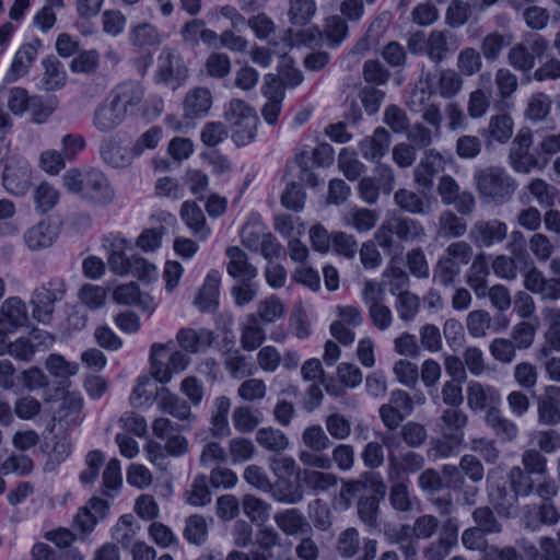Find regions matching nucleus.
<instances>
[{
	"mask_svg": "<svg viewBox=\"0 0 560 560\" xmlns=\"http://www.w3.org/2000/svg\"><path fill=\"white\" fill-rule=\"evenodd\" d=\"M103 246L108 253L107 264L112 272L118 276L131 275L140 280L152 281L158 278V270L147 259L132 252V242L118 233H110L103 238Z\"/></svg>",
	"mask_w": 560,
	"mask_h": 560,
	"instance_id": "1",
	"label": "nucleus"
},
{
	"mask_svg": "<svg viewBox=\"0 0 560 560\" xmlns=\"http://www.w3.org/2000/svg\"><path fill=\"white\" fill-rule=\"evenodd\" d=\"M511 44V36L501 34L499 32H492L488 34L481 43V51L486 60H497L503 49Z\"/></svg>",
	"mask_w": 560,
	"mask_h": 560,
	"instance_id": "59",
	"label": "nucleus"
},
{
	"mask_svg": "<svg viewBox=\"0 0 560 560\" xmlns=\"http://www.w3.org/2000/svg\"><path fill=\"white\" fill-rule=\"evenodd\" d=\"M457 72L465 77L477 74L482 68L480 54L472 47L462 49L456 60Z\"/></svg>",
	"mask_w": 560,
	"mask_h": 560,
	"instance_id": "57",
	"label": "nucleus"
},
{
	"mask_svg": "<svg viewBox=\"0 0 560 560\" xmlns=\"http://www.w3.org/2000/svg\"><path fill=\"white\" fill-rule=\"evenodd\" d=\"M221 275L218 270H210L195 298V305L201 312H213L219 305V288Z\"/></svg>",
	"mask_w": 560,
	"mask_h": 560,
	"instance_id": "23",
	"label": "nucleus"
},
{
	"mask_svg": "<svg viewBox=\"0 0 560 560\" xmlns=\"http://www.w3.org/2000/svg\"><path fill=\"white\" fill-rule=\"evenodd\" d=\"M277 526L288 536L303 534L308 527L304 515L298 509H287L273 515Z\"/></svg>",
	"mask_w": 560,
	"mask_h": 560,
	"instance_id": "36",
	"label": "nucleus"
},
{
	"mask_svg": "<svg viewBox=\"0 0 560 560\" xmlns=\"http://www.w3.org/2000/svg\"><path fill=\"white\" fill-rule=\"evenodd\" d=\"M138 526L135 525V518L131 514L121 515L112 529L113 539L124 548H128L132 542Z\"/></svg>",
	"mask_w": 560,
	"mask_h": 560,
	"instance_id": "58",
	"label": "nucleus"
},
{
	"mask_svg": "<svg viewBox=\"0 0 560 560\" xmlns=\"http://www.w3.org/2000/svg\"><path fill=\"white\" fill-rule=\"evenodd\" d=\"M474 182L481 197L492 201L510 198L515 189V180L502 167L489 166L474 173Z\"/></svg>",
	"mask_w": 560,
	"mask_h": 560,
	"instance_id": "6",
	"label": "nucleus"
},
{
	"mask_svg": "<svg viewBox=\"0 0 560 560\" xmlns=\"http://www.w3.org/2000/svg\"><path fill=\"white\" fill-rule=\"evenodd\" d=\"M180 218L190 232L201 241L208 238L211 229L206 223L205 214L194 201H185L180 208Z\"/></svg>",
	"mask_w": 560,
	"mask_h": 560,
	"instance_id": "31",
	"label": "nucleus"
},
{
	"mask_svg": "<svg viewBox=\"0 0 560 560\" xmlns=\"http://www.w3.org/2000/svg\"><path fill=\"white\" fill-rule=\"evenodd\" d=\"M103 160L110 166L127 167L136 156L130 148H122L113 140H103L100 148Z\"/></svg>",
	"mask_w": 560,
	"mask_h": 560,
	"instance_id": "37",
	"label": "nucleus"
},
{
	"mask_svg": "<svg viewBox=\"0 0 560 560\" xmlns=\"http://www.w3.org/2000/svg\"><path fill=\"white\" fill-rule=\"evenodd\" d=\"M36 56L37 48L35 44L27 43L22 45L14 55L7 77L13 81L24 77L28 72L33 61L36 59Z\"/></svg>",
	"mask_w": 560,
	"mask_h": 560,
	"instance_id": "39",
	"label": "nucleus"
},
{
	"mask_svg": "<svg viewBox=\"0 0 560 560\" xmlns=\"http://www.w3.org/2000/svg\"><path fill=\"white\" fill-rule=\"evenodd\" d=\"M394 201L400 210L419 215L430 214L433 206L436 203L434 197L421 195L406 188H400L395 192Z\"/></svg>",
	"mask_w": 560,
	"mask_h": 560,
	"instance_id": "17",
	"label": "nucleus"
},
{
	"mask_svg": "<svg viewBox=\"0 0 560 560\" xmlns=\"http://www.w3.org/2000/svg\"><path fill=\"white\" fill-rule=\"evenodd\" d=\"M268 233L267 226L259 220V218L253 217L242 228V243L245 247L255 252L259 244L261 245V242Z\"/></svg>",
	"mask_w": 560,
	"mask_h": 560,
	"instance_id": "46",
	"label": "nucleus"
},
{
	"mask_svg": "<svg viewBox=\"0 0 560 560\" xmlns=\"http://www.w3.org/2000/svg\"><path fill=\"white\" fill-rule=\"evenodd\" d=\"M302 481L308 490L318 493L336 487L338 478L331 472L305 469L302 475Z\"/></svg>",
	"mask_w": 560,
	"mask_h": 560,
	"instance_id": "48",
	"label": "nucleus"
},
{
	"mask_svg": "<svg viewBox=\"0 0 560 560\" xmlns=\"http://www.w3.org/2000/svg\"><path fill=\"white\" fill-rule=\"evenodd\" d=\"M512 252L515 255L514 259L509 258L508 256L500 255L494 258L492 261V269L495 276L502 279H514L516 278V261L523 260L526 266H533V261L530 260L528 254L520 252L515 253L514 249Z\"/></svg>",
	"mask_w": 560,
	"mask_h": 560,
	"instance_id": "49",
	"label": "nucleus"
},
{
	"mask_svg": "<svg viewBox=\"0 0 560 560\" xmlns=\"http://www.w3.org/2000/svg\"><path fill=\"white\" fill-rule=\"evenodd\" d=\"M268 493L282 504H298L303 500V491L293 477L276 479Z\"/></svg>",
	"mask_w": 560,
	"mask_h": 560,
	"instance_id": "34",
	"label": "nucleus"
},
{
	"mask_svg": "<svg viewBox=\"0 0 560 560\" xmlns=\"http://www.w3.org/2000/svg\"><path fill=\"white\" fill-rule=\"evenodd\" d=\"M33 199L36 210L40 213H46L57 205L59 194L54 186L44 182L35 188Z\"/></svg>",
	"mask_w": 560,
	"mask_h": 560,
	"instance_id": "60",
	"label": "nucleus"
},
{
	"mask_svg": "<svg viewBox=\"0 0 560 560\" xmlns=\"http://www.w3.org/2000/svg\"><path fill=\"white\" fill-rule=\"evenodd\" d=\"M524 285L528 291L540 295L542 300L557 301L560 299V278L546 279L534 265L525 275Z\"/></svg>",
	"mask_w": 560,
	"mask_h": 560,
	"instance_id": "15",
	"label": "nucleus"
},
{
	"mask_svg": "<svg viewBox=\"0 0 560 560\" xmlns=\"http://www.w3.org/2000/svg\"><path fill=\"white\" fill-rule=\"evenodd\" d=\"M58 238V229L48 220H40L23 233V241L32 252L49 248Z\"/></svg>",
	"mask_w": 560,
	"mask_h": 560,
	"instance_id": "14",
	"label": "nucleus"
},
{
	"mask_svg": "<svg viewBox=\"0 0 560 560\" xmlns=\"http://www.w3.org/2000/svg\"><path fill=\"white\" fill-rule=\"evenodd\" d=\"M463 85V78L454 69L423 70L419 83L412 92V103L423 104L434 95L451 100L460 93Z\"/></svg>",
	"mask_w": 560,
	"mask_h": 560,
	"instance_id": "4",
	"label": "nucleus"
},
{
	"mask_svg": "<svg viewBox=\"0 0 560 560\" xmlns=\"http://www.w3.org/2000/svg\"><path fill=\"white\" fill-rule=\"evenodd\" d=\"M187 78L188 69L180 54L172 47H164L158 57L154 82L176 90Z\"/></svg>",
	"mask_w": 560,
	"mask_h": 560,
	"instance_id": "8",
	"label": "nucleus"
},
{
	"mask_svg": "<svg viewBox=\"0 0 560 560\" xmlns=\"http://www.w3.org/2000/svg\"><path fill=\"white\" fill-rule=\"evenodd\" d=\"M159 406L160 409L173 418L183 421L180 424V429H187L192 420H195V416L190 410V406L180 397L175 394L168 392L167 388L162 387L159 393Z\"/></svg>",
	"mask_w": 560,
	"mask_h": 560,
	"instance_id": "19",
	"label": "nucleus"
},
{
	"mask_svg": "<svg viewBox=\"0 0 560 560\" xmlns=\"http://www.w3.org/2000/svg\"><path fill=\"white\" fill-rule=\"evenodd\" d=\"M128 37L130 45L139 50L158 48L164 39V36L158 26L149 22H141L132 25Z\"/></svg>",
	"mask_w": 560,
	"mask_h": 560,
	"instance_id": "22",
	"label": "nucleus"
},
{
	"mask_svg": "<svg viewBox=\"0 0 560 560\" xmlns=\"http://www.w3.org/2000/svg\"><path fill=\"white\" fill-rule=\"evenodd\" d=\"M244 514L256 525H264L270 517L271 504L253 494H245L242 500Z\"/></svg>",
	"mask_w": 560,
	"mask_h": 560,
	"instance_id": "44",
	"label": "nucleus"
},
{
	"mask_svg": "<svg viewBox=\"0 0 560 560\" xmlns=\"http://www.w3.org/2000/svg\"><path fill=\"white\" fill-rule=\"evenodd\" d=\"M32 179V168L25 160H19L15 164H9L3 172V187L14 196H24Z\"/></svg>",
	"mask_w": 560,
	"mask_h": 560,
	"instance_id": "12",
	"label": "nucleus"
},
{
	"mask_svg": "<svg viewBox=\"0 0 560 560\" xmlns=\"http://www.w3.org/2000/svg\"><path fill=\"white\" fill-rule=\"evenodd\" d=\"M467 422L468 416L458 407L447 408L440 417L439 432L445 438H452L455 443H463Z\"/></svg>",
	"mask_w": 560,
	"mask_h": 560,
	"instance_id": "21",
	"label": "nucleus"
},
{
	"mask_svg": "<svg viewBox=\"0 0 560 560\" xmlns=\"http://www.w3.org/2000/svg\"><path fill=\"white\" fill-rule=\"evenodd\" d=\"M510 488L518 498H527L534 492L535 482L528 471H524L520 466H513L508 472Z\"/></svg>",
	"mask_w": 560,
	"mask_h": 560,
	"instance_id": "53",
	"label": "nucleus"
},
{
	"mask_svg": "<svg viewBox=\"0 0 560 560\" xmlns=\"http://www.w3.org/2000/svg\"><path fill=\"white\" fill-rule=\"evenodd\" d=\"M542 315L547 329L545 331V343L539 349V357L547 358L551 352L560 351V308L548 307L544 310Z\"/></svg>",
	"mask_w": 560,
	"mask_h": 560,
	"instance_id": "26",
	"label": "nucleus"
},
{
	"mask_svg": "<svg viewBox=\"0 0 560 560\" xmlns=\"http://www.w3.org/2000/svg\"><path fill=\"white\" fill-rule=\"evenodd\" d=\"M514 121L508 114H495L489 119L487 129L482 130L481 135L485 137L487 144L493 142L505 144L509 142L513 135Z\"/></svg>",
	"mask_w": 560,
	"mask_h": 560,
	"instance_id": "28",
	"label": "nucleus"
},
{
	"mask_svg": "<svg viewBox=\"0 0 560 560\" xmlns=\"http://www.w3.org/2000/svg\"><path fill=\"white\" fill-rule=\"evenodd\" d=\"M256 441L260 447L271 453H281L289 447V438L272 427L260 428L256 432Z\"/></svg>",
	"mask_w": 560,
	"mask_h": 560,
	"instance_id": "42",
	"label": "nucleus"
},
{
	"mask_svg": "<svg viewBox=\"0 0 560 560\" xmlns=\"http://www.w3.org/2000/svg\"><path fill=\"white\" fill-rule=\"evenodd\" d=\"M444 164L445 161L440 152L433 149L425 151L413 171L417 185L423 190H430L435 176L444 170Z\"/></svg>",
	"mask_w": 560,
	"mask_h": 560,
	"instance_id": "13",
	"label": "nucleus"
},
{
	"mask_svg": "<svg viewBox=\"0 0 560 560\" xmlns=\"http://www.w3.org/2000/svg\"><path fill=\"white\" fill-rule=\"evenodd\" d=\"M450 33L447 31L433 30L428 36L427 57L434 63H441L448 52Z\"/></svg>",
	"mask_w": 560,
	"mask_h": 560,
	"instance_id": "52",
	"label": "nucleus"
},
{
	"mask_svg": "<svg viewBox=\"0 0 560 560\" xmlns=\"http://www.w3.org/2000/svg\"><path fill=\"white\" fill-rule=\"evenodd\" d=\"M317 12L315 0H289L287 16L294 26L307 25Z\"/></svg>",
	"mask_w": 560,
	"mask_h": 560,
	"instance_id": "41",
	"label": "nucleus"
},
{
	"mask_svg": "<svg viewBox=\"0 0 560 560\" xmlns=\"http://www.w3.org/2000/svg\"><path fill=\"white\" fill-rule=\"evenodd\" d=\"M44 75L42 83L46 91L61 89L67 80V72L63 65L55 57L48 56L42 61Z\"/></svg>",
	"mask_w": 560,
	"mask_h": 560,
	"instance_id": "38",
	"label": "nucleus"
},
{
	"mask_svg": "<svg viewBox=\"0 0 560 560\" xmlns=\"http://www.w3.org/2000/svg\"><path fill=\"white\" fill-rule=\"evenodd\" d=\"M501 402L499 392L490 386L479 382H471L467 387V405L472 411L485 410L491 411L498 409L497 406Z\"/></svg>",
	"mask_w": 560,
	"mask_h": 560,
	"instance_id": "16",
	"label": "nucleus"
},
{
	"mask_svg": "<svg viewBox=\"0 0 560 560\" xmlns=\"http://www.w3.org/2000/svg\"><path fill=\"white\" fill-rule=\"evenodd\" d=\"M173 342L159 343L151 346L150 350V370L153 378L162 384L171 382L174 374L183 372L189 358L182 351L171 352Z\"/></svg>",
	"mask_w": 560,
	"mask_h": 560,
	"instance_id": "5",
	"label": "nucleus"
},
{
	"mask_svg": "<svg viewBox=\"0 0 560 560\" xmlns=\"http://www.w3.org/2000/svg\"><path fill=\"white\" fill-rule=\"evenodd\" d=\"M285 314V306L277 295H269L258 303L257 312L250 315H256L257 320L265 324H272L282 318Z\"/></svg>",
	"mask_w": 560,
	"mask_h": 560,
	"instance_id": "47",
	"label": "nucleus"
},
{
	"mask_svg": "<svg viewBox=\"0 0 560 560\" xmlns=\"http://www.w3.org/2000/svg\"><path fill=\"white\" fill-rule=\"evenodd\" d=\"M348 24L341 16L332 15L326 20L323 35L328 47H339L341 43L348 37Z\"/></svg>",
	"mask_w": 560,
	"mask_h": 560,
	"instance_id": "50",
	"label": "nucleus"
},
{
	"mask_svg": "<svg viewBox=\"0 0 560 560\" xmlns=\"http://www.w3.org/2000/svg\"><path fill=\"white\" fill-rule=\"evenodd\" d=\"M62 180L71 194L88 201L107 205L115 197L107 177L96 168H70L63 174Z\"/></svg>",
	"mask_w": 560,
	"mask_h": 560,
	"instance_id": "2",
	"label": "nucleus"
},
{
	"mask_svg": "<svg viewBox=\"0 0 560 560\" xmlns=\"http://www.w3.org/2000/svg\"><path fill=\"white\" fill-rule=\"evenodd\" d=\"M33 460L22 453H11L5 458H0V474L24 476L33 470Z\"/></svg>",
	"mask_w": 560,
	"mask_h": 560,
	"instance_id": "55",
	"label": "nucleus"
},
{
	"mask_svg": "<svg viewBox=\"0 0 560 560\" xmlns=\"http://www.w3.org/2000/svg\"><path fill=\"white\" fill-rule=\"evenodd\" d=\"M342 221L358 232H368L375 226L377 213L368 208H353L343 214Z\"/></svg>",
	"mask_w": 560,
	"mask_h": 560,
	"instance_id": "45",
	"label": "nucleus"
},
{
	"mask_svg": "<svg viewBox=\"0 0 560 560\" xmlns=\"http://www.w3.org/2000/svg\"><path fill=\"white\" fill-rule=\"evenodd\" d=\"M143 85L133 80L117 84L109 94V98L120 109L125 117L137 115L144 98Z\"/></svg>",
	"mask_w": 560,
	"mask_h": 560,
	"instance_id": "10",
	"label": "nucleus"
},
{
	"mask_svg": "<svg viewBox=\"0 0 560 560\" xmlns=\"http://www.w3.org/2000/svg\"><path fill=\"white\" fill-rule=\"evenodd\" d=\"M508 236V225L498 219L477 221L470 232V241L478 247H493Z\"/></svg>",
	"mask_w": 560,
	"mask_h": 560,
	"instance_id": "11",
	"label": "nucleus"
},
{
	"mask_svg": "<svg viewBox=\"0 0 560 560\" xmlns=\"http://www.w3.org/2000/svg\"><path fill=\"white\" fill-rule=\"evenodd\" d=\"M305 450L326 451L332 442L319 424L306 427L302 433Z\"/></svg>",
	"mask_w": 560,
	"mask_h": 560,
	"instance_id": "61",
	"label": "nucleus"
},
{
	"mask_svg": "<svg viewBox=\"0 0 560 560\" xmlns=\"http://www.w3.org/2000/svg\"><path fill=\"white\" fill-rule=\"evenodd\" d=\"M458 262L441 257L433 271V281L443 287L452 285L460 273Z\"/></svg>",
	"mask_w": 560,
	"mask_h": 560,
	"instance_id": "64",
	"label": "nucleus"
},
{
	"mask_svg": "<svg viewBox=\"0 0 560 560\" xmlns=\"http://www.w3.org/2000/svg\"><path fill=\"white\" fill-rule=\"evenodd\" d=\"M229 262L226 271L232 278L241 282H250L257 275V268L248 261L247 254L237 246H230L225 252Z\"/></svg>",
	"mask_w": 560,
	"mask_h": 560,
	"instance_id": "18",
	"label": "nucleus"
},
{
	"mask_svg": "<svg viewBox=\"0 0 560 560\" xmlns=\"http://www.w3.org/2000/svg\"><path fill=\"white\" fill-rule=\"evenodd\" d=\"M487 481L489 501L495 511L500 515L506 517L516 514L518 509V497L513 492V490L511 488L508 489L505 485H494V482L490 481V477H488Z\"/></svg>",
	"mask_w": 560,
	"mask_h": 560,
	"instance_id": "20",
	"label": "nucleus"
},
{
	"mask_svg": "<svg viewBox=\"0 0 560 560\" xmlns=\"http://www.w3.org/2000/svg\"><path fill=\"white\" fill-rule=\"evenodd\" d=\"M66 292V283L60 278L50 279L47 283L37 288L31 299L34 318L43 324L50 322L55 303L60 301Z\"/></svg>",
	"mask_w": 560,
	"mask_h": 560,
	"instance_id": "9",
	"label": "nucleus"
},
{
	"mask_svg": "<svg viewBox=\"0 0 560 560\" xmlns=\"http://www.w3.org/2000/svg\"><path fill=\"white\" fill-rule=\"evenodd\" d=\"M489 275V261L486 255L480 254L474 259L466 275V283L474 290L478 299L487 296Z\"/></svg>",
	"mask_w": 560,
	"mask_h": 560,
	"instance_id": "30",
	"label": "nucleus"
},
{
	"mask_svg": "<svg viewBox=\"0 0 560 560\" xmlns=\"http://www.w3.org/2000/svg\"><path fill=\"white\" fill-rule=\"evenodd\" d=\"M212 105V96L208 89L196 88L189 91L184 101L185 116L190 119L203 117Z\"/></svg>",
	"mask_w": 560,
	"mask_h": 560,
	"instance_id": "33",
	"label": "nucleus"
},
{
	"mask_svg": "<svg viewBox=\"0 0 560 560\" xmlns=\"http://www.w3.org/2000/svg\"><path fill=\"white\" fill-rule=\"evenodd\" d=\"M522 465L524 471H528L529 475L534 476H546L548 475V460L546 456L537 448H527L522 453Z\"/></svg>",
	"mask_w": 560,
	"mask_h": 560,
	"instance_id": "62",
	"label": "nucleus"
},
{
	"mask_svg": "<svg viewBox=\"0 0 560 560\" xmlns=\"http://www.w3.org/2000/svg\"><path fill=\"white\" fill-rule=\"evenodd\" d=\"M260 412L253 410L248 406H242L234 409L232 421L236 431L241 433L253 432L260 423Z\"/></svg>",
	"mask_w": 560,
	"mask_h": 560,
	"instance_id": "56",
	"label": "nucleus"
},
{
	"mask_svg": "<svg viewBox=\"0 0 560 560\" xmlns=\"http://www.w3.org/2000/svg\"><path fill=\"white\" fill-rule=\"evenodd\" d=\"M396 298L395 310L399 319L405 323L413 322L420 308L419 298L411 292H405Z\"/></svg>",
	"mask_w": 560,
	"mask_h": 560,
	"instance_id": "63",
	"label": "nucleus"
},
{
	"mask_svg": "<svg viewBox=\"0 0 560 560\" xmlns=\"http://www.w3.org/2000/svg\"><path fill=\"white\" fill-rule=\"evenodd\" d=\"M343 491L352 498H358V515L368 527L377 526L380 502L386 493V485L378 472L371 474L366 481H350Z\"/></svg>",
	"mask_w": 560,
	"mask_h": 560,
	"instance_id": "3",
	"label": "nucleus"
},
{
	"mask_svg": "<svg viewBox=\"0 0 560 560\" xmlns=\"http://www.w3.org/2000/svg\"><path fill=\"white\" fill-rule=\"evenodd\" d=\"M527 189L539 206L544 208H552L555 206L558 189L553 185L548 184L545 179H532L527 185Z\"/></svg>",
	"mask_w": 560,
	"mask_h": 560,
	"instance_id": "54",
	"label": "nucleus"
},
{
	"mask_svg": "<svg viewBox=\"0 0 560 560\" xmlns=\"http://www.w3.org/2000/svg\"><path fill=\"white\" fill-rule=\"evenodd\" d=\"M266 340V330L256 315H247L241 331V345L246 351H254Z\"/></svg>",
	"mask_w": 560,
	"mask_h": 560,
	"instance_id": "40",
	"label": "nucleus"
},
{
	"mask_svg": "<svg viewBox=\"0 0 560 560\" xmlns=\"http://www.w3.org/2000/svg\"><path fill=\"white\" fill-rule=\"evenodd\" d=\"M176 339L178 345L187 352L197 353L206 350L213 342V334L206 329L182 328Z\"/></svg>",
	"mask_w": 560,
	"mask_h": 560,
	"instance_id": "32",
	"label": "nucleus"
},
{
	"mask_svg": "<svg viewBox=\"0 0 560 560\" xmlns=\"http://www.w3.org/2000/svg\"><path fill=\"white\" fill-rule=\"evenodd\" d=\"M538 421L544 425L560 423V399L557 394L549 393L538 404Z\"/></svg>",
	"mask_w": 560,
	"mask_h": 560,
	"instance_id": "51",
	"label": "nucleus"
},
{
	"mask_svg": "<svg viewBox=\"0 0 560 560\" xmlns=\"http://www.w3.org/2000/svg\"><path fill=\"white\" fill-rule=\"evenodd\" d=\"M381 441L388 451V464L386 476L398 479H409L408 475L420 471L425 464L424 457L413 451H407L399 455L394 453L400 446V440L395 433L381 434Z\"/></svg>",
	"mask_w": 560,
	"mask_h": 560,
	"instance_id": "7",
	"label": "nucleus"
},
{
	"mask_svg": "<svg viewBox=\"0 0 560 560\" xmlns=\"http://www.w3.org/2000/svg\"><path fill=\"white\" fill-rule=\"evenodd\" d=\"M389 483V503L398 512H410L413 510L416 498L411 494L410 479H398L387 477Z\"/></svg>",
	"mask_w": 560,
	"mask_h": 560,
	"instance_id": "29",
	"label": "nucleus"
},
{
	"mask_svg": "<svg viewBox=\"0 0 560 560\" xmlns=\"http://www.w3.org/2000/svg\"><path fill=\"white\" fill-rule=\"evenodd\" d=\"M28 316L24 302L16 296L7 299L0 307V323L16 332L20 327L27 324Z\"/></svg>",
	"mask_w": 560,
	"mask_h": 560,
	"instance_id": "27",
	"label": "nucleus"
},
{
	"mask_svg": "<svg viewBox=\"0 0 560 560\" xmlns=\"http://www.w3.org/2000/svg\"><path fill=\"white\" fill-rule=\"evenodd\" d=\"M389 144V132L385 128L378 127L374 130L371 137L360 141L359 149L365 160L378 162L384 155L387 154Z\"/></svg>",
	"mask_w": 560,
	"mask_h": 560,
	"instance_id": "24",
	"label": "nucleus"
},
{
	"mask_svg": "<svg viewBox=\"0 0 560 560\" xmlns=\"http://www.w3.org/2000/svg\"><path fill=\"white\" fill-rule=\"evenodd\" d=\"M125 119L126 117L121 114L120 109L108 97L95 108L93 126L100 132L107 133L120 126Z\"/></svg>",
	"mask_w": 560,
	"mask_h": 560,
	"instance_id": "25",
	"label": "nucleus"
},
{
	"mask_svg": "<svg viewBox=\"0 0 560 560\" xmlns=\"http://www.w3.org/2000/svg\"><path fill=\"white\" fill-rule=\"evenodd\" d=\"M485 421L494 435L503 443L513 442L518 436L520 431L516 423L503 417L499 409L487 411Z\"/></svg>",
	"mask_w": 560,
	"mask_h": 560,
	"instance_id": "35",
	"label": "nucleus"
},
{
	"mask_svg": "<svg viewBox=\"0 0 560 560\" xmlns=\"http://www.w3.org/2000/svg\"><path fill=\"white\" fill-rule=\"evenodd\" d=\"M255 110L243 100H232L224 108V118L230 126V129L238 126L240 124L246 122L254 124Z\"/></svg>",
	"mask_w": 560,
	"mask_h": 560,
	"instance_id": "43",
	"label": "nucleus"
}]
</instances>
